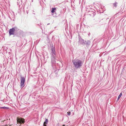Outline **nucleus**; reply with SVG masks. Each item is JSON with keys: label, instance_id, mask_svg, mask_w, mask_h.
<instances>
[{"label": "nucleus", "instance_id": "nucleus-1", "mask_svg": "<svg viewBox=\"0 0 126 126\" xmlns=\"http://www.w3.org/2000/svg\"><path fill=\"white\" fill-rule=\"evenodd\" d=\"M74 67L76 69L80 68L82 66V61L76 58L72 61Z\"/></svg>", "mask_w": 126, "mask_h": 126}, {"label": "nucleus", "instance_id": "nucleus-2", "mask_svg": "<svg viewBox=\"0 0 126 126\" xmlns=\"http://www.w3.org/2000/svg\"><path fill=\"white\" fill-rule=\"evenodd\" d=\"M19 29L16 27H14L11 29H10L9 31V35L14 34L15 31H17Z\"/></svg>", "mask_w": 126, "mask_h": 126}, {"label": "nucleus", "instance_id": "nucleus-3", "mask_svg": "<svg viewBox=\"0 0 126 126\" xmlns=\"http://www.w3.org/2000/svg\"><path fill=\"white\" fill-rule=\"evenodd\" d=\"M21 82L20 83V87L22 88L24 86V82L25 79L24 77H21L20 79Z\"/></svg>", "mask_w": 126, "mask_h": 126}, {"label": "nucleus", "instance_id": "nucleus-4", "mask_svg": "<svg viewBox=\"0 0 126 126\" xmlns=\"http://www.w3.org/2000/svg\"><path fill=\"white\" fill-rule=\"evenodd\" d=\"M79 42L80 44L83 45H84L85 44V41H84V40L82 39L81 38H79Z\"/></svg>", "mask_w": 126, "mask_h": 126}, {"label": "nucleus", "instance_id": "nucleus-5", "mask_svg": "<svg viewBox=\"0 0 126 126\" xmlns=\"http://www.w3.org/2000/svg\"><path fill=\"white\" fill-rule=\"evenodd\" d=\"M17 123H19V124L23 123V124L24 123V120L22 119H17Z\"/></svg>", "mask_w": 126, "mask_h": 126}, {"label": "nucleus", "instance_id": "nucleus-6", "mask_svg": "<svg viewBox=\"0 0 126 126\" xmlns=\"http://www.w3.org/2000/svg\"><path fill=\"white\" fill-rule=\"evenodd\" d=\"M51 63L53 64H54L56 63L55 56L53 55L52 57L51 58Z\"/></svg>", "mask_w": 126, "mask_h": 126}, {"label": "nucleus", "instance_id": "nucleus-7", "mask_svg": "<svg viewBox=\"0 0 126 126\" xmlns=\"http://www.w3.org/2000/svg\"><path fill=\"white\" fill-rule=\"evenodd\" d=\"M51 50L52 51V56H53V55H55V48H51Z\"/></svg>", "mask_w": 126, "mask_h": 126}, {"label": "nucleus", "instance_id": "nucleus-8", "mask_svg": "<svg viewBox=\"0 0 126 126\" xmlns=\"http://www.w3.org/2000/svg\"><path fill=\"white\" fill-rule=\"evenodd\" d=\"M48 122V120L47 119H46L44 123V126H47L46 125L47 124Z\"/></svg>", "mask_w": 126, "mask_h": 126}, {"label": "nucleus", "instance_id": "nucleus-9", "mask_svg": "<svg viewBox=\"0 0 126 126\" xmlns=\"http://www.w3.org/2000/svg\"><path fill=\"white\" fill-rule=\"evenodd\" d=\"M55 8H53L52 9V10L51 11V12L52 13H53L55 12V10L56 9Z\"/></svg>", "mask_w": 126, "mask_h": 126}, {"label": "nucleus", "instance_id": "nucleus-10", "mask_svg": "<svg viewBox=\"0 0 126 126\" xmlns=\"http://www.w3.org/2000/svg\"><path fill=\"white\" fill-rule=\"evenodd\" d=\"M122 95V93H120V94L119 95V96L118 97V98H117L118 100H119V99L121 97V96Z\"/></svg>", "mask_w": 126, "mask_h": 126}, {"label": "nucleus", "instance_id": "nucleus-11", "mask_svg": "<svg viewBox=\"0 0 126 126\" xmlns=\"http://www.w3.org/2000/svg\"><path fill=\"white\" fill-rule=\"evenodd\" d=\"M117 2H115V3H113V6L115 7H116L117 6Z\"/></svg>", "mask_w": 126, "mask_h": 126}, {"label": "nucleus", "instance_id": "nucleus-12", "mask_svg": "<svg viewBox=\"0 0 126 126\" xmlns=\"http://www.w3.org/2000/svg\"><path fill=\"white\" fill-rule=\"evenodd\" d=\"M90 43L89 41H88L86 43V44L87 45H89V44H90Z\"/></svg>", "mask_w": 126, "mask_h": 126}, {"label": "nucleus", "instance_id": "nucleus-13", "mask_svg": "<svg viewBox=\"0 0 126 126\" xmlns=\"http://www.w3.org/2000/svg\"><path fill=\"white\" fill-rule=\"evenodd\" d=\"M67 115H70L71 114V112H68L67 113Z\"/></svg>", "mask_w": 126, "mask_h": 126}, {"label": "nucleus", "instance_id": "nucleus-14", "mask_svg": "<svg viewBox=\"0 0 126 126\" xmlns=\"http://www.w3.org/2000/svg\"><path fill=\"white\" fill-rule=\"evenodd\" d=\"M6 108H7V107H1L0 108L1 109H6Z\"/></svg>", "mask_w": 126, "mask_h": 126}, {"label": "nucleus", "instance_id": "nucleus-15", "mask_svg": "<svg viewBox=\"0 0 126 126\" xmlns=\"http://www.w3.org/2000/svg\"><path fill=\"white\" fill-rule=\"evenodd\" d=\"M49 23H48V24H47L48 25H49Z\"/></svg>", "mask_w": 126, "mask_h": 126}]
</instances>
